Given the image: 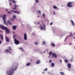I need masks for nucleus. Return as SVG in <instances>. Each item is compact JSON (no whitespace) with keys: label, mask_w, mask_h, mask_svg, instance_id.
Segmentation results:
<instances>
[{"label":"nucleus","mask_w":75,"mask_h":75,"mask_svg":"<svg viewBox=\"0 0 75 75\" xmlns=\"http://www.w3.org/2000/svg\"><path fill=\"white\" fill-rule=\"evenodd\" d=\"M35 44L36 45H38V42H35Z\"/></svg>","instance_id":"nucleus-34"},{"label":"nucleus","mask_w":75,"mask_h":75,"mask_svg":"<svg viewBox=\"0 0 75 75\" xmlns=\"http://www.w3.org/2000/svg\"><path fill=\"white\" fill-rule=\"evenodd\" d=\"M13 12V11L12 10H11V11H8L7 13L8 14H11V12Z\"/></svg>","instance_id":"nucleus-17"},{"label":"nucleus","mask_w":75,"mask_h":75,"mask_svg":"<svg viewBox=\"0 0 75 75\" xmlns=\"http://www.w3.org/2000/svg\"><path fill=\"white\" fill-rule=\"evenodd\" d=\"M53 14H55L56 13H55V11H53Z\"/></svg>","instance_id":"nucleus-43"},{"label":"nucleus","mask_w":75,"mask_h":75,"mask_svg":"<svg viewBox=\"0 0 75 75\" xmlns=\"http://www.w3.org/2000/svg\"><path fill=\"white\" fill-rule=\"evenodd\" d=\"M3 16H3L2 17V18L4 20V24H6V17L7 15L4 14L3 15Z\"/></svg>","instance_id":"nucleus-2"},{"label":"nucleus","mask_w":75,"mask_h":75,"mask_svg":"<svg viewBox=\"0 0 75 75\" xmlns=\"http://www.w3.org/2000/svg\"><path fill=\"white\" fill-rule=\"evenodd\" d=\"M0 37H1V40H4V38H3V35H1L0 34Z\"/></svg>","instance_id":"nucleus-15"},{"label":"nucleus","mask_w":75,"mask_h":75,"mask_svg":"<svg viewBox=\"0 0 75 75\" xmlns=\"http://www.w3.org/2000/svg\"><path fill=\"white\" fill-rule=\"evenodd\" d=\"M0 28H2V30H5L7 27L3 25H0Z\"/></svg>","instance_id":"nucleus-5"},{"label":"nucleus","mask_w":75,"mask_h":75,"mask_svg":"<svg viewBox=\"0 0 75 75\" xmlns=\"http://www.w3.org/2000/svg\"><path fill=\"white\" fill-rule=\"evenodd\" d=\"M54 57L55 58H57V54H55V53H52V58H54Z\"/></svg>","instance_id":"nucleus-6"},{"label":"nucleus","mask_w":75,"mask_h":75,"mask_svg":"<svg viewBox=\"0 0 75 75\" xmlns=\"http://www.w3.org/2000/svg\"><path fill=\"white\" fill-rule=\"evenodd\" d=\"M67 67L69 68H71V64H67Z\"/></svg>","instance_id":"nucleus-13"},{"label":"nucleus","mask_w":75,"mask_h":75,"mask_svg":"<svg viewBox=\"0 0 75 75\" xmlns=\"http://www.w3.org/2000/svg\"><path fill=\"white\" fill-rule=\"evenodd\" d=\"M60 62L61 63L62 62V60H61V59H60Z\"/></svg>","instance_id":"nucleus-46"},{"label":"nucleus","mask_w":75,"mask_h":75,"mask_svg":"<svg viewBox=\"0 0 75 75\" xmlns=\"http://www.w3.org/2000/svg\"><path fill=\"white\" fill-rule=\"evenodd\" d=\"M0 17H1V14H0Z\"/></svg>","instance_id":"nucleus-56"},{"label":"nucleus","mask_w":75,"mask_h":75,"mask_svg":"<svg viewBox=\"0 0 75 75\" xmlns=\"http://www.w3.org/2000/svg\"><path fill=\"white\" fill-rule=\"evenodd\" d=\"M71 22L73 26H75V23H74V22L72 20H71Z\"/></svg>","instance_id":"nucleus-11"},{"label":"nucleus","mask_w":75,"mask_h":75,"mask_svg":"<svg viewBox=\"0 0 75 75\" xmlns=\"http://www.w3.org/2000/svg\"><path fill=\"white\" fill-rule=\"evenodd\" d=\"M74 35H75V33H74Z\"/></svg>","instance_id":"nucleus-61"},{"label":"nucleus","mask_w":75,"mask_h":75,"mask_svg":"<svg viewBox=\"0 0 75 75\" xmlns=\"http://www.w3.org/2000/svg\"><path fill=\"white\" fill-rule=\"evenodd\" d=\"M31 65V63H28L26 64V66H30Z\"/></svg>","instance_id":"nucleus-18"},{"label":"nucleus","mask_w":75,"mask_h":75,"mask_svg":"<svg viewBox=\"0 0 75 75\" xmlns=\"http://www.w3.org/2000/svg\"><path fill=\"white\" fill-rule=\"evenodd\" d=\"M5 52H7V53H8L9 52V53H10V54H11L12 52H10V51H9V50L8 49H7L5 50Z\"/></svg>","instance_id":"nucleus-10"},{"label":"nucleus","mask_w":75,"mask_h":75,"mask_svg":"<svg viewBox=\"0 0 75 75\" xmlns=\"http://www.w3.org/2000/svg\"><path fill=\"white\" fill-rule=\"evenodd\" d=\"M16 12H17V11H14V13H16Z\"/></svg>","instance_id":"nucleus-47"},{"label":"nucleus","mask_w":75,"mask_h":75,"mask_svg":"<svg viewBox=\"0 0 75 75\" xmlns=\"http://www.w3.org/2000/svg\"><path fill=\"white\" fill-rule=\"evenodd\" d=\"M39 27L40 28V29L42 30H43V29H44V27L42 26V25H40L39 26Z\"/></svg>","instance_id":"nucleus-14"},{"label":"nucleus","mask_w":75,"mask_h":75,"mask_svg":"<svg viewBox=\"0 0 75 75\" xmlns=\"http://www.w3.org/2000/svg\"><path fill=\"white\" fill-rule=\"evenodd\" d=\"M24 39L25 40H27V34L26 33H25L24 34Z\"/></svg>","instance_id":"nucleus-7"},{"label":"nucleus","mask_w":75,"mask_h":75,"mask_svg":"<svg viewBox=\"0 0 75 75\" xmlns=\"http://www.w3.org/2000/svg\"><path fill=\"white\" fill-rule=\"evenodd\" d=\"M47 21H49L48 20H47Z\"/></svg>","instance_id":"nucleus-63"},{"label":"nucleus","mask_w":75,"mask_h":75,"mask_svg":"<svg viewBox=\"0 0 75 75\" xmlns=\"http://www.w3.org/2000/svg\"><path fill=\"white\" fill-rule=\"evenodd\" d=\"M11 2H13V3H16V2L15 1V0H12L11 1Z\"/></svg>","instance_id":"nucleus-22"},{"label":"nucleus","mask_w":75,"mask_h":75,"mask_svg":"<svg viewBox=\"0 0 75 75\" xmlns=\"http://www.w3.org/2000/svg\"><path fill=\"white\" fill-rule=\"evenodd\" d=\"M51 46H52L53 47H55V45L54 43H51Z\"/></svg>","instance_id":"nucleus-16"},{"label":"nucleus","mask_w":75,"mask_h":75,"mask_svg":"<svg viewBox=\"0 0 75 75\" xmlns=\"http://www.w3.org/2000/svg\"><path fill=\"white\" fill-rule=\"evenodd\" d=\"M2 43V42L1 41V40H0V44H1Z\"/></svg>","instance_id":"nucleus-39"},{"label":"nucleus","mask_w":75,"mask_h":75,"mask_svg":"<svg viewBox=\"0 0 75 75\" xmlns=\"http://www.w3.org/2000/svg\"><path fill=\"white\" fill-rule=\"evenodd\" d=\"M36 3H38V2H39V0H35V1Z\"/></svg>","instance_id":"nucleus-33"},{"label":"nucleus","mask_w":75,"mask_h":75,"mask_svg":"<svg viewBox=\"0 0 75 75\" xmlns=\"http://www.w3.org/2000/svg\"><path fill=\"white\" fill-rule=\"evenodd\" d=\"M60 74L62 75H65L64 73V72H60Z\"/></svg>","instance_id":"nucleus-25"},{"label":"nucleus","mask_w":75,"mask_h":75,"mask_svg":"<svg viewBox=\"0 0 75 75\" xmlns=\"http://www.w3.org/2000/svg\"><path fill=\"white\" fill-rule=\"evenodd\" d=\"M9 5H10V6H11V3H9Z\"/></svg>","instance_id":"nucleus-52"},{"label":"nucleus","mask_w":75,"mask_h":75,"mask_svg":"<svg viewBox=\"0 0 75 75\" xmlns=\"http://www.w3.org/2000/svg\"><path fill=\"white\" fill-rule=\"evenodd\" d=\"M52 62V60H49V63H51Z\"/></svg>","instance_id":"nucleus-37"},{"label":"nucleus","mask_w":75,"mask_h":75,"mask_svg":"<svg viewBox=\"0 0 75 75\" xmlns=\"http://www.w3.org/2000/svg\"><path fill=\"white\" fill-rule=\"evenodd\" d=\"M0 31H1V33H2V31L0 30Z\"/></svg>","instance_id":"nucleus-60"},{"label":"nucleus","mask_w":75,"mask_h":75,"mask_svg":"<svg viewBox=\"0 0 75 75\" xmlns=\"http://www.w3.org/2000/svg\"><path fill=\"white\" fill-rule=\"evenodd\" d=\"M19 50H22L23 48L22 47H20L19 48Z\"/></svg>","instance_id":"nucleus-40"},{"label":"nucleus","mask_w":75,"mask_h":75,"mask_svg":"<svg viewBox=\"0 0 75 75\" xmlns=\"http://www.w3.org/2000/svg\"><path fill=\"white\" fill-rule=\"evenodd\" d=\"M6 11H8V9H6Z\"/></svg>","instance_id":"nucleus-54"},{"label":"nucleus","mask_w":75,"mask_h":75,"mask_svg":"<svg viewBox=\"0 0 75 75\" xmlns=\"http://www.w3.org/2000/svg\"><path fill=\"white\" fill-rule=\"evenodd\" d=\"M72 2H70L68 3L67 4V7H73V6L72 5H71L72 4Z\"/></svg>","instance_id":"nucleus-3"},{"label":"nucleus","mask_w":75,"mask_h":75,"mask_svg":"<svg viewBox=\"0 0 75 75\" xmlns=\"http://www.w3.org/2000/svg\"><path fill=\"white\" fill-rule=\"evenodd\" d=\"M5 39L7 42H9V41H10V40L8 39V37H6L5 38Z\"/></svg>","instance_id":"nucleus-9"},{"label":"nucleus","mask_w":75,"mask_h":75,"mask_svg":"<svg viewBox=\"0 0 75 75\" xmlns=\"http://www.w3.org/2000/svg\"><path fill=\"white\" fill-rule=\"evenodd\" d=\"M42 22H43V21L42 20Z\"/></svg>","instance_id":"nucleus-62"},{"label":"nucleus","mask_w":75,"mask_h":75,"mask_svg":"<svg viewBox=\"0 0 75 75\" xmlns=\"http://www.w3.org/2000/svg\"><path fill=\"white\" fill-rule=\"evenodd\" d=\"M70 37H73V34H72V33H70Z\"/></svg>","instance_id":"nucleus-29"},{"label":"nucleus","mask_w":75,"mask_h":75,"mask_svg":"<svg viewBox=\"0 0 75 75\" xmlns=\"http://www.w3.org/2000/svg\"><path fill=\"white\" fill-rule=\"evenodd\" d=\"M42 16L43 17H44V18H45V14L43 13L42 14Z\"/></svg>","instance_id":"nucleus-32"},{"label":"nucleus","mask_w":75,"mask_h":75,"mask_svg":"<svg viewBox=\"0 0 75 75\" xmlns=\"http://www.w3.org/2000/svg\"><path fill=\"white\" fill-rule=\"evenodd\" d=\"M74 49H75V47H74Z\"/></svg>","instance_id":"nucleus-64"},{"label":"nucleus","mask_w":75,"mask_h":75,"mask_svg":"<svg viewBox=\"0 0 75 75\" xmlns=\"http://www.w3.org/2000/svg\"><path fill=\"white\" fill-rule=\"evenodd\" d=\"M72 43H69V45H72Z\"/></svg>","instance_id":"nucleus-41"},{"label":"nucleus","mask_w":75,"mask_h":75,"mask_svg":"<svg viewBox=\"0 0 75 75\" xmlns=\"http://www.w3.org/2000/svg\"><path fill=\"white\" fill-rule=\"evenodd\" d=\"M13 11L14 12L15 11H14V10H13Z\"/></svg>","instance_id":"nucleus-58"},{"label":"nucleus","mask_w":75,"mask_h":75,"mask_svg":"<svg viewBox=\"0 0 75 75\" xmlns=\"http://www.w3.org/2000/svg\"><path fill=\"white\" fill-rule=\"evenodd\" d=\"M45 71V69H43V71Z\"/></svg>","instance_id":"nucleus-59"},{"label":"nucleus","mask_w":75,"mask_h":75,"mask_svg":"<svg viewBox=\"0 0 75 75\" xmlns=\"http://www.w3.org/2000/svg\"><path fill=\"white\" fill-rule=\"evenodd\" d=\"M37 24H38V25H39V24H40V22H38Z\"/></svg>","instance_id":"nucleus-51"},{"label":"nucleus","mask_w":75,"mask_h":75,"mask_svg":"<svg viewBox=\"0 0 75 75\" xmlns=\"http://www.w3.org/2000/svg\"><path fill=\"white\" fill-rule=\"evenodd\" d=\"M73 39H75V37H74L73 38Z\"/></svg>","instance_id":"nucleus-55"},{"label":"nucleus","mask_w":75,"mask_h":75,"mask_svg":"<svg viewBox=\"0 0 75 75\" xmlns=\"http://www.w3.org/2000/svg\"><path fill=\"white\" fill-rule=\"evenodd\" d=\"M47 70H48V69H47V68H46L45 69V71H47Z\"/></svg>","instance_id":"nucleus-44"},{"label":"nucleus","mask_w":75,"mask_h":75,"mask_svg":"<svg viewBox=\"0 0 75 75\" xmlns=\"http://www.w3.org/2000/svg\"><path fill=\"white\" fill-rule=\"evenodd\" d=\"M14 43L16 45H18L20 43V41L16 39H15Z\"/></svg>","instance_id":"nucleus-4"},{"label":"nucleus","mask_w":75,"mask_h":75,"mask_svg":"<svg viewBox=\"0 0 75 75\" xmlns=\"http://www.w3.org/2000/svg\"><path fill=\"white\" fill-rule=\"evenodd\" d=\"M17 17H16V16H15V15H13V18L14 19H16V18Z\"/></svg>","instance_id":"nucleus-26"},{"label":"nucleus","mask_w":75,"mask_h":75,"mask_svg":"<svg viewBox=\"0 0 75 75\" xmlns=\"http://www.w3.org/2000/svg\"><path fill=\"white\" fill-rule=\"evenodd\" d=\"M39 14H41V11H40V10L39 11Z\"/></svg>","instance_id":"nucleus-35"},{"label":"nucleus","mask_w":75,"mask_h":75,"mask_svg":"<svg viewBox=\"0 0 75 75\" xmlns=\"http://www.w3.org/2000/svg\"><path fill=\"white\" fill-rule=\"evenodd\" d=\"M51 65L52 66V67H54V63H51Z\"/></svg>","instance_id":"nucleus-31"},{"label":"nucleus","mask_w":75,"mask_h":75,"mask_svg":"<svg viewBox=\"0 0 75 75\" xmlns=\"http://www.w3.org/2000/svg\"><path fill=\"white\" fill-rule=\"evenodd\" d=\"M67 39V38H66L65 40H64L65 42L66 41Z\"/></svg>","instance_id":"nucleus-45"},{"label":"nucleus","mask_w":75,"mask_h":75,"mask_svg":"<svg viewBox=\"0 0 75 75\" xmlns=\"http://www.w3.org/2000/svg\"><path fill=\"white\" fill-rule=\"evenodd\" d=\"M39 51V49H35V51L36 52H37V51Z\"/></svg>","instance_id":"nucleus-27"},{"label":"nucleus","mask_w":75,"mask_h":75,"mask_svg":"<svg viewBox=\"0 0 75 75\" xmlns=\"http://www.w3.org/2000/svg\"><path fill=\"white\" fill-rule=\"evenodd\" d=\"M5 30L6 31V33L7 34H8V33H10L9 30H8L7 28H6V29Z\"/></svg>","instance_id":"nucleus-8"},{"label":"nucleus","mask_w":75,"mask_h":75,"mask_svg":"<svg viewBox=\"0 0 75 75\" xmlns=\"http://www.w3.org/2000/svg\"><path fill=\"white\" fill-rule=\"evenodd\" d=\"M9 50L10 51H11V50H13V49H11V47H10V46H9Z\"/></svg>","instance_id":"nucleus-30"},{"label":"nucleus","mask_w":75,"mask_h":75,"mask_svg":"<svg viewBox=\"0 0 75 75\" xmlns=\"http://www.w3.org/2000/svg\"><path fill=\"white\" fill-rule=\"evenodd\" d=\"M53 23H50V25H52V24Z\"/></svg>","instance_id":"nucleus-50"},{"label":"nucleus","mask_w":75,"mask_h":75,"mask_svg":"<svg viewBox=\"0 0 75 75\" xmlns=\"http://www.w3.org/2000/svg\"><path fill=\"white\" fill-rule=\"evenodd\" d=\"M53 8L54 9H57V7L56 6H54L53 7Z\"/></svg>","instance_id":"nucleus-24"},{"label":"nucleus","mask_w":75,"mask_h":75,"mask_svg":"<svg viewBox=\"0 0 75 75\" xmlns=\"http://www.w3.org/2000/svg\"><path fill=\"white\" fill-rule=\"evenodd\" d=\"M7 22L8 24H10V25H11V22H10V20H8L7 21Z\"/></svg>","instance_id":"nucleus-20"},{"label":"nucleus","mask_w":75,"mask_h":75,"mask_svg":"<svg viewBox=\"0 0 75 75\" xmlns=\"http://www.w3.org/2000/svg\"><path fill=\"white\" fill-rule=\"evenodd\" d=\"M10 20H11V21H13V20H14V19H13V18H10Z\"/></svg>","instance_id":"nucleus-38"},{"label":"nucleus","mask_w":75,"mask_h":75,"mask_svg":"<svg viewBox=\"0 0 75 75\" xmlns=\"http://www.w3.org/2000/svg\"><path fill=\"white\" fill-rule=\"evenodd\" d=\"M64 61L66 63H68V61L67 59H65L64 60Z\"/></svg>","instance_id":"nucleus-23"},{"label":"nucleus","mask_w":75,"mask_h":75,"mask_svg":"<svg viewBox=\"0 0 75 75\" xmlns=\"http://www.w3.org/2000/svg\"><path fill=\"white\" fill-rule=\"evenodd\" d=\"M43 27H44V28L45 29V28H46V27H45V24H43Z\"/></svg>","instance_id":"nucleus-28"},{"label":"nucleus","mask_w":75,"mask_h":75,"mask_svg":"<svg viewBox=\"0 0 75 75\" xmlns=\"http://www.w3.org/2000/svg\"><path fill=\"white\" fill-rule=\"evenodd\" d=\"M52 54V52H49V55H50V56H51Z\"/></svg>","instance_id":"nucleus-21"},{"label":"nucleus","mask_w":75,"mask_h":75,"mask_svg":"<svg viewBox=\"0 0 75 75\" xmlns=\"http://www.w3.org/2000/svg\"><path fill=\"white\" fill-rule=\"evenodd\" d=\"M18 66L17 63H14L13 64L12 67L10 71H8V75H13L14 74V71H16L17 69Z\"/></svg>","instance_id":"nucleus-1"},{"label":"nucleus","mask_w":75,"mask_h":75,"mask_svg":"<svg viewBox=\"0 0 75 75\" xmlns=\"http://www.w3.org/2000/svg\"><path fill=\"white\" fill-rule=\"evenodd\" d=\"M43 44H46V42H45V41H44L43 42Z\"/></svg>","instance_id":"nucleus-36"},{"label":"nucleus","mask_w":75,"mask_h":75,"mask_svg":"<svg viewBox=\"0 0 75 75\" xmlns=\"http://www.w3.org/2000/svg\"><path fill=\"white\" fill-rule=\"evenodd\" d=\"M16 14H19V12H18L17 11Z\"/></svg>","instance_id":"nucleus-48"},{"label":"nucleus","mask_w":75,"mask_h":75,"mask_svg":"<svg viewBox=\"0 0 75 75\" xmlns=\"http://www.w3.org/2000/svg\"><path fill=\"white\" fill-rule=\"evenodd\" d=\"M42 74H44V72H42Z\"/></svg>","instance_id":"nucleus-57"},{"label":"nucleus","mask_w":75,"mask_h":75,"mask_svg":"<svg viewBox=\"0 0 75 75\" xmlns=\"http://www.w3.org/2000/svg\"><path fill=\"white\" fill-rule=\"evenodd\" d=\"M21 50L22 51H23V52H24V50H23V49H22V50Z\"/></svg>","instance_id":"nucleus-53"},{"label":"nucleus","mask_w":75,"mask_h":75,"mask_svg":"<svg viewBox=\"0 0 75 75\" xmlns=\"http://www.w3.org/2000/svg\"><path fill=\"white\" fill-rule=\"evenodd\" d=\"M16 27L15 25H14L13 26V30H16Z\"/></svg>","instance_id":"nucleus-19"},{"label":"nucleus","mask_w":75,"mask_h":75,"mask_svg":"<svg viewBox=\"0 0 75 75\" xmlns=\"http://www.w3.org/2000/svg\"><path fill=\"white\" fill-rule=\"evenodd\" d=\"M14 7H17V5H16V4H15V5H14Z\"/></svg>","instance_id":"nucleus-42"},{"label":"nucleus","mask_w":75,"mask_h":75,"mask_svg":"<svg viewBox=\"0 0 75 75\" xmlns=\"http://www.w3.org/2000/svg\"><path fill=\"white\" fill-rule=\"evenodd\" d=\"M13 9H14V10H16V9H17V8H16V7H15V8H13Z\"/></svg>","instance_id":"nucleus-49"},{"label":"nucleus","mask_w":75,"mask_h":75,"mask_svg":"<svg viewBox=\"0 0 75 75\" xmlns=\"http://www.w3.org/2000/svg\"><path fill=\"white\" fill-rule=\"evenodd\" d=\"M40 62H41V61L40 60H38L37 61L36 64H40Z\"/></svg>","instance_id":"nucleus-12"}]
</instances>
